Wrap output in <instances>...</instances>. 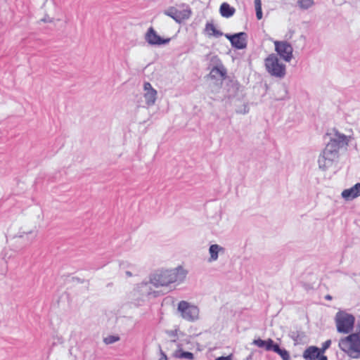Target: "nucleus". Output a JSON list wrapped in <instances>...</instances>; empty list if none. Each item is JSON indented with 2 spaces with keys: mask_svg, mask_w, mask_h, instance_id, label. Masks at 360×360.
Instances as JSON below:
<instances>
[{
  "mask_svg": "<svg viewBox=\"0 0 360 360\" xmlns=\"http://www.w3.org/2000/svg\"><path fill=\"white\" fill-rule=\"evenodd\" d=\"M221 252H224V248L217 244L211 245L209 248V253L210 255V257L209 258V262H213L217 260L219 257V253Z\"/></svg>",
  "mask_w": 360,
  "mask_h": 360,
  "instance_id": "18",
  "label": "nucleus"
},
{
  "mask_svg": "<svg viewBox=\"0 0 360 360\" xmlns=\"http://www.w3.org/2000/svg\"><path fill=\"white\" fill-rule=\"evenodd\" d=\"M167 333L170 336H174V337L179 336L177 330H172L169 331H167Z\"/></svg>",
  "mask_w": 360,
  "mask_h": 360,
  "instance_id": "30",
  "label": "nucleus"
},
{
  "mask_svg": "<svg viewBox=\"0 0 360 360\" xmlns=\"http://www.w3.org/2000/svg\"><path fill=\"white\" fill-rule=\"evenodd\" d=\"M108 338H119V337L116 336V335H109Z\"/></svg>",
  "mask_w": 360,
  "mask_h": 360,
  "instance_id": "38",
  "label": "nucleus"
},
{
  "mask_svg": "<svg viewBox=\"0 0 360 360\" xmlns=\"http://www.w3.org/2000/svg\"><path fill=\"white\" fill-rule=\"evenodd\" d=\"M335 321L339 333L348 335L345 338H360V319L357 320L355 326L354 315L345 311H339L335 314Z\"/></svg>",
  "mask_w": 360,
  "mask_h": 360,
  "instance_id": "2",
  "label": "nucleus"
},
{
  "mask_svg": "<svg viewBox=\"0 0 360 360\" xmlns=\"http://www.w3.org/2000/svg\"><path fill=\"white\" fill-rule=\"evenodd\" d=\"M217 75H219L223 79L226 78L227 70L223 63L218 67L212 68V70H210V73L207 77L212 79H215L217 78Z\"/></svg>",
  "mask_w": 360,
  "mask_h": 360,
  "instance_id": "14",
  "label": "nucleus"
},
{
  "mask_svg": "<svg viewBox=\"0 0 360 360\" xmlns=\"http://www.w3.org/2000/svg\"><path fill=\"white\" fill-rule=\"evenodd\" d=\"M331 341L330 340H326L323 345L321 348H319L321 352L324 354L326 350L330 346Z\"/></svg>",
  "mask_w": 360,
  "mask_h": 360,
  "instance_id": "27",
  "label": "nucleus"
},
{
  "mask_svg": "<svg viewBox=\"0 0 360 360\" xmlns=\"http://www.w3.org/2000/svg\"><path fill=\"white\" fill-rule=\"evenodd\" d=\"M170 40H171L170 38L165 39V38H163V37L159 36V46L167 44L170 41Z\"/></svg>",
  "mask_w": 360,
  "mask_h": 360,
  "instance_id": "28",
  "label": "nucleus"
},
{
  "mask_svg": "<svg viewBox=\"0 0 360 360\" xmlns=\"http://www.w3.org/2000/svg\"><path fill=\"white\" fill-rule=\"evenodd\" d=\"M255 7L256 10L262 9V1L261 0H255Z\"/></svg>",
  "mask_w": 360,
  "mask_h": 360,
  "instance_id": "29",
  "label": "nucleus"
},
{
  "mask_svg": "<svg viewBox=\"0 0 360 360\" xmlns=\"http://www.w3.org/2000/svg\"><path fill=\"white\" fill-rule=\"evenodd\" d=\"M162 356H163L161 357L159 360H162V359L166 360V357L164 356V354H162Z\"/></svg>",
  "mask_w": 360,
  "mask_h": 360,
  "instance_id": "39",
  "label": "nucleus"
},
{
  "mask_svg": "<svg viewBox=\"0 0 360 360\" xmlns=\"http://www.w3.org/2000/svg\"><path fill=\"white\" fill-rule=\"evenodd\" d=\"M188 274L181 266L172 269L161 270L159 273V288H165L167 292L172 291L174 287L172 284H179L182 283Z\"/></svg>",
  "mask_w": 360,
  "mask_h": 360,
  "instance_id": "4",
  "label": "nucleus"
},
{
  "mask_svg": "<svg viewBox=\"0 0 360 360\" xmlns=\"http://www.w3.org/2000/svg\"><path fill=\"white\" fill-rule=\"evenodd\" d=\"M165 14L180 24L190 18L191 11L190 9L179 11L174 7H171L167 11H165Z\"/></svg>",
  "mask_w": 360,
  "mask_h": 360,
  "instance_id": "10",
  "label": "nucleus"
},
{
  "mask_svg": "<svg viewBox=\"0 0 360 360\" xmlns=\"http://www.w3.org/2000/svg\"><path fill=\"white\" fill-rule=\"evenodd\" d=\"M274 45L277 54L285 61L290 62L292 58L293 51L291 44L285 41H276Z\"/></svg>",
  "mask_w": 360,
  "mask_h": 360,
  "instance_id": "9",
  "label": "nucleus"
},
{
  "mask_svg": "<svg viewBox=\"0 0 360 360\" xmlns=\"http://www.w3.org/2000/svg\"><path fill=\"white\" fill-rule=\"evenodd\" d=\"M236 9L226 2L222 3L219 7V13L224 18H231L234 15Z\"/></svg>",
  "mask_w": 360,
  "mask_h": 360,
  "instance_id": "15",
  "label": "nucleus"
},
{
  "mask_svg": "<svg viewBox=\"0 0 360 360\" xmlns=\"http://www.w3.org/2000/svg\"><path fill=\"white\" fill-rule=\"evenodd\" d=\"M178 356L181 359H193V354L189 352L180 351Z\"/></svg>",
  "mask_w": 360,
  "mask_h": 360,
  "instance_id": "26",
  "label": "nucleus"
},
{
  "mask_svg": "<svg viewBox=\"0 0 360 360\" xmlns=\"http://www.w3.org/2000/svg\"><path fill=\"white\" fill-rule=\"evenodd\" d=\"M273 351L278 354L283 360H290V355L288 351L280 349L278 345L276 344L274 345Z\"/></svg>",
  "mask_w": 360,
  "mask_h": 360,
  "instance_id": "21",
  "label": "nucleus"
},
{
  "mask_svg": "<svg viewBox=\"0 0 360 360\" xmlns=\"http://www.w3.org/2000/svg\"><path fill=\"white\" fill-rule=\"evenodd\" d=\"M256 17L258 20H261L262 18V9L261 10H256Z\"/></svg>",
  "mask_w": 360,
  "mask_h": 360,
  "instance_id": "32",
  "label": "nucleus"
},
{
  "mask_svg": "<svg viewBox=\"0 0 360 360\" xmlns=\"http://www.w3.org/2000/svg\"><path fill=\"white\" fill-rule=\"evenodd\" d=\"M206 60H208L207 69L210 70L212 68L218 67L222 64V62L217 55H212L209 53L206 55Z\"/></svg>",
  "mask_w": 360,
  "mask_h": 360,
  "instance_id": "19",
  "label": "nucleus"
},
{
  "mask_svg": "<svg viewBox=\"0 0 360 360\" xmlns=\"http://www.w3.org/2000/svg\"><path fill=\"white\" fill-rule=\"evenodd\" d=\"M341 195L345 200H352L360 196V183H356L350 188L345 189Z\"/></svg>",
  "mask_w": 360,
  "mask_h": 360,
  "instance_id": "13",
  "label": "nucleus"
},
{
  "mask_svg": "<svg viewBox=\"0 0 360 360\" xmlns=\"http://www.w3.org/2000/svg\"><path fill=\"white\" fill-rule=\"evenodd\" d=\"M224 37L229 40L231 46L236 49L241 50L247 47L248 34L245 32L225 34Z\"/></svg>",
  "mask_w": 360,
  "mask_h": 360,
  "instance_id": "8",
  "label": "nucleus"
},
{
  "mask_svg": "<svg viewBox=\"0 0 360 360\" xmlns=\"http://www.w3.org/2000/svg\"><path fill=\"white\" fill-rule=\"evenodd\" d=\"M205 32L209 37H214L219 38L221 36H224L221 30H217L212 22H207L205 25Z\"/></svg>",
  "mask_w": 360,
  "mask_h": 360,
  "instance_id": "17",
  "label": "nucleus"
},
{
  "mask_svg": "<svg viewBox=\"0 0 360 360\" xmlns=\"http://www.w3.org/2000/svg\"><path fill=\"white\" fill-rule=\"evenodd\" d=\"M297 2L302 9H308L314 4V0H298Z\"/></svg>",
  "mask_w": 360,
  "mask_h": 360,
  "instance_id": "23",
  "label": "nucleus"
},
{
  "mask_svg": "<svg viewBox=\"0 0 360 360\" xmlns=\"http://www.w3.org/2000/svg\"><path fill=\"white\" fill-rule=\"evenodd\" d=\"M305 360H328L326 355L323 354L319 348L316 346L308 347L302 354Z\"/></svg>",
  "mask_w": 360,
  "mask_h": 360,
  "instance_id": "11",
  "label": "nucleus"
},
{
  "mask_svg": "<svg viewBox=\"0 0 360 360\" xmlns=\"http://www.w3.org/2000/svg\"><path fill=\"white\" fill-rule=\"evenodd\" d=\"M253 344L256 346L264 348L266 351H273L274 344L271 339L263 340V339H254Z\"/></svg>",
  "mask_w": 360,
  "mask_h": 360,
  "instance_id": "16",
  "label": "nucleus"
},
{
  "mask_svg": "<svg viewBox=\"0 0 360 360\" xmlns=\"http://www.w3.org/2000/svg\"><path fill=\"white\" fill-rule=\"evenodd\" d=\"M229 85H231V87L233 90L232 95H234L239 90V89L240 87V84H239V82L237 80H234V79H231L229 81Z\"/></svg>",
  "mask_w": 360,
  "mask_h": 360,
  "instance_id": "25",
  "label": "nucleus"
},
{
  "mask_svg": "<svg viewBox=\"0 0 360 360\" xmlns=\"http://www.w3.org/2000/svg\"><path fill=\"white\" fill-rule=\"evenodd\" d=\"M339 346L350 357H360V339H340Z\"/></svg>",
  "mask_w": 360,
  "mask_h": 360,
  "instance_id": "7",
  "label": "nucleus"
},
{
  "mask_svg": "<svg viewBox=\"0 0 360 360\" xmlns=\"http://www.w3.org/2000/svg\"><path fill=\"white\" fill-rule=\"evenodd\" d=\"M125 274H126L127 276H128V277H131V276H132V274H131V272H130V271H127L125 272Z\"/></svg>",
  "mask_w": 360,
  "mask_h": 360,
  "instance_id": "35",
  "label": "nucleus"
},
{
  "mask_svg": "<svg viewBox=\"0 0 360 360\" xmlns=\"http://www.w3.org/2000/svg\"><path fill=\"white\" fill-rule=\"evenodd\" d=\"M145 39L149 44H158V34L153 27L148 28L145 34Z\"/></svg>",
  "mask_w": 360,
  "mask_h": 360,
  "instance_id": "20",
  "label": "nucleus"
},
{
  "mask_svg": "<svg viewBox=\"0 0 360 360\" xmlns=\"http://www.w3.org/2000/svg\"><path fill=\"white\" fill-rule=\"evenodd\" d=\"M150 67H151V65H148L146 68L145 71H146V72L148 71V70L150 69Z\"/></svg>",
  "mask_w": 360,
  "mask_h": 360,
  "instance_id": "37",
  "label": "nucleus"
},
{
  "mask_svg": "<svg viewBox=\"0 0 360 360\" xmlns=\"http://www.w3.org/2000/svg\"><path fill=\"white\" fill-rule=\"evenodd\" d=\"M143 89L145 91L144 98L147 105L150 106L154 105L156 100L157 91L153 89L151 84L148 82H144Z\"/></svg>",
  "mask_w": 360,
  "mask_h": 360,
  "instance_id": "12",
  "label": "nucleus"
},
{
  "mask_svg": "<svg viewBox=\"0 0 360 360\" xmlns=\"http://www.w3.org/2000/svg\"><path fill=\"white\" fill-rule=\"evenodd\" d=\"M119 339H103L104 343L105 345H110L114 343L116 340Z\"/></svg>",
  "mask_w": 360,
  "mask_h": 360,
  "instance_id": "31",
  "label": "nucleus"
},
{
  "mask_svg": "<svg viewBox=\"0 0 360 360\" xmlns=\"http://www.w3.org/2000/svg\"><path fill=\"white\" fill-rule=\"evenodd\" d=\"M118 323H126L128 326L127 329L132 328L134 326V321L129 317H122L117 320Z\"/></svg>",
  "mask_w": 360,
  "mask_h": 360,
  "instance_id": "22",
  "label": "nucleus"
},
{
  "mask_svg": "<svg viewBox=\"0 0 360 360\" xmlns=\"http://www.w3.org/2000/svg\"><path fill=\"white\" fill-rule=\"evenodd\" d=\"M165 292H165V290H164L159 289V291H158L159 295H160V293H162V294H165Z\"/></svg>",
  "mask_w": 360,
  "mask_h": 360,
  "instance_id": "36",
  "label": "nucleus"
},
{
  "mask_svg": "<svg viewBox=\"0 0 360 360\" xmlns=\"http://www.w3.org/2000/svg\"><path fill=\"white\" fill-rule=\"evenodd\" d=\"M266 70L273 77L283 78L286 74L285 65L281 63L275 53L269 55L264 60Z\"/></svg>",
  "mask_w": 360,
  "mask_h": 360,
  "instance_id": "5",
  "label": "nucleus"
},
{
  "mask_svg": "<svg viewBox=\"0 0 360 360\" xmlns=\"http://www.w3.org/2000/svg\"><path fill=\"white\" fill-rule=\"evenodd\" d=\"M158 274H150L148 278H146L134 289L133 296L138 297L135 300V304H141L140 302L143 301L146 297L150 299L158 296Z\"/></svg>",
  "mask_w": 360,
  "mask_h": 360,
  "instance_id": "3",
  "label": "nucleus"
},
{
  "mask_svg": "<svg viewBox=\"0 0 360 360\" xmlns=\"http://www.w3.org/2000/svg\"><path fill=\"white\" fill-rule=\"evenodd\" d=\"M215 360H232L231 356H220L217 358Z\"/></svg>",
  "mask_w": 360,
  "mask_h": 360,
  "instance_id": "33",
  "label": "nucleus"
},
{
  "mask_svg": "<svg viewBox=\"0 0 360 360\" xmlns=\"http://www.w3.org/2000/svg\"><path fill=\"white\" fill-rule=\"evenodd\" d=\"M177 309L181 313V317L186 321H195L199 319L198 307L186 301H180Z\"/></svg>",
  "mask_w": 360,
  "mask_h": 360,
  "instance_id": "6",
  "label": "nucleus"
},
{
  "mask_svg": "<svg viewBox=\"0 0 360 360\" xmlns=\"http://www.w3.org/2000/svg\"><path fill=\"white\" fill-rule=\"evenodd\" d=\"M334 134H327L330 136V140L327 143L325 148L320 154L318 160L319 168L326 170L332 166L333 162L339 157V150L349 143L348 136L339 132L335 129H333Z\"/></svg>",
  "mask_w": 360,
  "mask_h": 360,
  "instance_id": "1",
  "label": "nucleus"
},
{
  "mask_svg": "<svg viewBox=\"0 0 360 360\" xmlns=\"http://www.w3.org/2000/svg\"><path fill=\"white\" fill-rule=\"evenodd\" d=\"M325 299L327 300H332L333 297L330 295H326L325 296Z\"/></svg>",
  "mask_w": 360,
  "mask_h": 360,
  "instance_id": "34",
  "label": "nucleus"
},
{
  "mask_svg": "<svg viewBox=\"0 0 360 360\" xmlns=\"http://www.w3.org/2000/svg\"><path fill=\"white\" fill-rule=\"evenodd\" d=\"M282 91L283 92V94H282L281 96H279L277 100L278 101H284L288 100L290 98L289 94H288V86L285 84H282Z\"/></svg>",
  "mask_w": 360,
  "mask_h": 360,
  "instance_id": "24",
  "label": "nucleus"
}]
</instances>
